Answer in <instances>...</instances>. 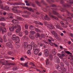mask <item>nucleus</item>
I'll use <instances>...</instances> for the list:
<instances>
[{
  "label": "nucleus",
  "instance_id": "obj_1",
  "mask_svg": "<svg viewBox=\"0 0 73 73\" xmlns=\"http://www.w3.org/2000/svg\"><path fill=\"white\" fill-rule=\"evenodd\" d=\"M56 9H52L53 11H52V13H50V12H49V15L50 17H52V18L53 19H56V20H59V19H58L56 17L52 15H52V13H53L54 15H57L59 17V18H60V19H62L64 21H65V23H66V25H68V21L69 22H70L71 23V22H72V17H69L68 18H67V19H64V18H62L61 16L59 14H58V13H57L56 11Z\"/></svg>",
  "mask_w": 73,
  "mask_h": 73
},
{
  "label": "nucleus",
  "instance_id": "obj_2",
  "mask_svg": "<svg viewBox=\"0 0 73 73\" xmlns=\"http://www.w3.org/2000/svg\"><path fill=\"white\" fill-rule=\"evenodd\" d=\"M11 39L13 41H15V42L18 44L20 42V38L18 36H16V35L14 34L12 35L11 37Z\"/></svg>",
  "mask_w": 73,
  "mask_h": 73
},
{
  "label": "nucleus",
  "instance_id": "obj_3",
  "mask_svg": "<svg viewBox=\"0 0 73 73\" xmlns=\"http://www.w3.org/2000/svg\"><path fill=\"white\" fill-rule=\"evenodd\" d=\"M9 7L8 6H5L4 7L3 5H2V2L0 0V9H3V10H5L6 11V10H9Z\"/></svg>",
  "mask_w": 73,
  "mask_h": 73
},
{
  "label": "nucleus",
  "instance_id": "obj_4",
  "mask_svg": "<svg viewBox=\"0 0 73 73\" xmlns=\"http://www.w3.org/2000/svg\"><path fill=\"white\" fill-rule=\"evenodd\" d=\"M20 28V26L19 25H14L13 26V27H10L9 28V29L11 32H13L14 31V29H16V28Z\"/></svg>",
  "mask_w": 73,
  "mask_h": 73
},
{
  "label": "nucleus",
  "instance_id": "obj_5",
  "mask_svg": "<svg viewBox=\"0 0 73 73\" xmlns=\"http://www.w3.org/2000/svg\"><path fill=\"white\" fill-rule=\"evenodd\" d=\"M8 41L9 42H7L6 43V45L7 46L11 49V50H13V46L12 45V42L11 41V40H8Z\"/></svg>",
  "mask_w": 73,
  "mask_h": 73
},
{
  "label": "nucleus",
  "instance_id": "obj_6",
  "mask_svg": "<svg viewBox=\"0 0 73 73\" xmlns=\"http://www.w3.org/2000/svg\"><path fill=\"white\" fill-rule=\"evenodd\" d=\"M54 61L56 63H60V60L59 59V58L57 56H55L54 58Z\"/></svg>",
  "mask_w": 73,
  "mask_h": 73
},
{
  "label": "nucleus",
  "instance_id": "obj_7",
  "mask_svg": "<svg viewBox=\"0 0 73 73\" xmlns=\"http://www.w3.org/2000/svg\"><path fill=\"white\" fill-rule=\"evenodd\" d=\"M60 11H62V12H65V11H67V12L68 13V15L69 16H72L73 17V14H71L69 13V12L68 11H66V9H64L63 8H62L60 10Z\"/></svg>",
  "mask_w": 73,
  "mask_h": 73
},
{
  "label": "nucleus",
  "instance_id": "obj_8",
  "mask_svg": "<svg viewBox=\"0 0 73 73\" xmlns=\"http://www.w3.org/2000/svg\"><path fill=\"white\" fill-rule=\"evenodd\" d=\"M44 54L46 57H48L49 54V52L48 49H46L44 50Z\"/></svg>",
  "mask_w": 73,
  "mask_h": 73
},
{
  "label": "nucleus",
  "instance_id": "obj_9",
  "mask_svg": "<svg viewBox=\"0 0 73 73\" xmlns=\"http://www.w3.org/2000/svg\"><path fill=\"white\" fill-rule=\"evenodd\" d=\"M17 8H19V7L17 6L14 7L13 9H12V10H13L14 11H15V12H14V13H19V11L17 10V9H16Z\"/></svg>",
  "mask_w": 73,
  "mask_h": 73
},
{
  "label": "nucleus",
  "instance_id": "obj_10",
  "mask_svg": "<svg viewBox=\"0 0 73 73\" xmlns=\"http://www.w3.org/2000/svg\"><path fill=\"white\" fill-rule=\"evenodd\" d=\"M58 70L59 71H62L64 72H65L66 71V69L64 67H61L60 68H58Z\"/></svg>",
  "mask_w": 73,
  "mask_h": 73
},
{
  "label": "nucleus",
  "instance_id": "obj_11",
  "mask_svg": "<svg viewBox=\"0 0 73 73\" xmlns=\"http://www.w3.org/2000/svg\"><path fill=\"white\" fill-rule=\"evenodd\" d=\"M12 22L13 23L14 25H17L19 24V21L17 20L14 19L12 20Z\"/></svg>",
  "mask_w": 73,
  "mask_h": 73
},
{
  "label": "nucleus",
  "instance_id": "obj_12",
  "mask_svg": "<svg viewBox=\"0 0 73 73\" xmlns=\"http://www.w3.org/2000/svg\"><path fill=\"white\" fill-rule=\"evenodd\" d=\"M14 65V64H11V63H7L5 65L6 67H5V68L6 69H9L10 68V65Z\"/></svg>",
  "mask_w": 73,
  "mask_h": 73
},
{
  "label": "nucleus",
  "instance_id": "obj_13",
  "mask_svg": "<svg viewBox=\"0 0 73 73\" xmlns=\"http://www.w3.org/2000/svg\"><path fill=\"white\" fill-rule=\"evenodd\" d=\"M40 52V50L38 48H36L35 50L34 51V54H36V55H37V54H38L39 52Z\"/></svg>",
  "mask_w": 73,
  "mask_h": 73
},
{
  "label": "nucleus",
  "instance_id": "obj_14",
  "mask_svg": "<svg viewBox=\"0 0 73 73\" xmlns=\"http://www.w3.org/2000/svg\"><path fill=\"white\" fill-rule=\"evenodd\" d=\"M0 30H2V32L3 33H5L6 32H7V30L6 29V28L5 27L3 28H3L2 27H0Z\"/></svg>",
  "mask_w": 73,
  "mask_h": 73
},
{
  "label": "nucleus",
  "instance_id": "obj_15",
  "mask_svg": "<svg viewBox=\"0 0 73 73\" xmlns=\"http://www.w3.org/2000/svg\"><path fill=\"white\" fill-rule=\"evenodd\" d=\"M58 56L59 57V58L61 59H62V57L65 56V54H57Z\"/></svg>",
  "mask_w": 73,
  "mask_h": 73
},
{
  "label": "nucleus",
  "instance_id": "obj_16",
  "mask_svg": "<svg viewBox=\"0 0 73 73\" xmlns=\"http://www.w3.org/2000/svg\"><path fill=\"white\" fill-rule=\"evenodd\" d=\"M23 44L24 46V47L25 48H27L28 46H29V45H28V43L27 42H23Z\"/></svg>",
  "mask_w": 73,
  "mask_h": 73
},
{
  "label": "nucleus",
  "instance_id": "obj_17",
  "mask_svg": "<svg viewBox=\"0 0 73 73\" xmlns=\"http://www.w3.org/2000/svg\"><path fill=\"white\" fill-rule=\"evenodd\" d=\"M51 33L52 35H53L55 37H57V33L56 32L54 31H51Z\"/></svg>",
  "mask_w": 73,
  "mask_h": 73
},
{
  "label": "nucleus",
  "instance_id": "obj_18",
  "mask_svg": "<svg viewBox=\"0 0 73 73\" xmlns=\"http://www.w3.org/2000/svg\"><path fill=\"white\" fill-rule=\"evenodd\" d=\"M30 47H28V49H30L29 50L27 51V53L28 54H31V50L32 49V46H30Z\"/></svg>",
  "mask_w": 73,
  "mask_h": 73
},
{
  "label": "nucleus",
  "instance_id": "obj_19",
  "mask_svg": "<svg viewBox=\"0 0 73 73\" xmlns=\"http://www.w3.org/2000/svg\"><path fill=\"white\" fill-rule=\"evenodd\" d=\"M34 23L36 24H38V25H43V24L40 22L39 21H34Z\"/></svg>",
  "mask_w": 73,
  "mask_h": 73
},
{
  "label": "nucleus",
  "instance_id": "obj_20",
  "mask_svg": "<svg viewBox=\"0 0 73 73\" xmlns=\"http://www.w3.org/2000/svg\"><path fill=\"white\" fill-rule=\"evenodd\" d=\"M48 28L50 29H55V27H53L52 25H49L48 26Z\"/></svg>",
  "mask_w": 73,
  "mask_h": 73
},
{
  "label": "nucleus",
  "instance_id": "obj_21",
  "mask_svg": "<svg viewBox=\"0 0 73 73\" xmlns=\"http://www.w3.org/2000/svg\"><path fill=\"white\" fill-rule=\"evenodd\" d=\"M21 26H20V28H18L19 29H16L15 31L16 33H19L21 31Z\"/></svg>",
  "mask_w": 73,
  "mask_h": 73
},
{
  "label": "nucleus",
  "instance_id": "obj_22",
  "mask_svg": "<svg viewBox=\"0 0 73 73\" xmlns=\"http://www.w3.org/2000/svg\"><path fill=\"white\" fill-rule=\"evenodd\" d=\"M45 62L46 65H48L49 64V63H50V61H49V59H48L46 60Z\"/></svg>",
  "mask_w": 73,
  "mask_h": 73
},
{
  "label": "nucleus",
  "instance_id": "obj_23",
  "mask_svg": "<svg viewBox=\"0 0 73 73\" xmlns=\"http://www.w3.org/2000/svg\"><path fill=\"white\" fill-rule=\"evenodd\" d=\"M52 53L54 55H56V54L57 52L56 51V49H54L52 50Z\"/></svg>",
  "mask_w": 73,
  "mask_h": 73
},
{
  "label": "nucleus",
  "instance_id": "obj_24",
  "mask_svg": "<svg viewBox=\"0 0 73 73\" xmlns=\"http://www.w3.org/2000/svg\"><path fill=\"white\" fill-rule=\"evenodd\" d=\"M70 57L71 58V65L73 66V56H70Z\"/></svg>",
  "mask_w": 73,
  "mask_h": 73
},
{
  "label": "nucleus",
  "instance_id": "obj_25",
  "mask_svg": "<svg viewBox=\"0 0 73 73\" xmlns=\"http://www.w3.org/2000/svg\"><path fill=\"white\" fill-rule=\"evenodd\" d=\"M44 19L46 20H50V18L48 17L47 15H46V16L44 17Z\"/></svg>",
  "mask_w": 73,
  "mask_h": 73
},
{
  "label": "nucleus",
  "instance_id": "obj_26",
  "mask_svg": "<svg viewBox=\"0 0 73 73\" xmlns=\"http://www.w3.org/2000/svg\"><path fill=\"white\" fill-rule=\"evenodd\" d=\"M30 29H31V30H34V29H35V27L33 26L32 25H31L29 27Z\"/></svg>",
  "mask_w": 73,
  "mask_h": 73
},
{
  "label": "nucleus",
  "instance_id": "obj_27",
  "mask_svg": "<svg viewBox=\"0 0 73 73\" xmlns=\"http://www.w3.org/2000/svg\"><path fill=\"white\" fill-rule=\"evenodd\" d=\"M35 45V43L33 41H32L31 43V45H29V48H30L31 46H32H32Z\"/></svg>",
  "mask_w": 73,
  "mask_h": 73
},
{
  "label": "nucleus",
  "instance_id": "obj_28",
  "mask_svg": "<svg viewBox=\"0 0 73 73\" xmlns=\"http://www.w3.org/2000/svg\"><path fill=\"white\" fill-rule=\"evenodd\" d=\"M55 67L56 69H58H58L60 68V66H59V64H55Z\"/></svg>",
  "mask_w": 73,
  "mask_h": 73
},
{
  "label": "nucleus",
  "instance_id": "obj_29",
  "mask_svg": "<svg viewBox=\"0 0 73 73\" xmlns=\"http://www.w3.org/2000/svg\"><path fill=\"white\" fill-rule=\"evenodd\" d=\"M34 46L33 47V50H35V49H37L38 48V46H37V45L35 44V45H34Z\"/></svg>",
  "mask_w": 73,
  "mask_h": 73
},
{
  "label": "nucleus",
  "instance_id": "obj_30",
  "mask_svg": "<svg viewBox=\"0 0 73 73\" xmlns=\"http://www.w3.org/2000/svg\"><path fill=\"white\" fill-rule=\"evenodd\" d=\"M6 18H4V17H2L0 19V21H4L5 20H6Z\"/></svg>",
  "mask_w": 73,
  "mask_h": 73
},
{
  "label": "nucleus",
  "instance_id": "obj_31",
  "mask_svg": "<svg viewBox=\"0 0 73 73\" xmlns=\"http://www.w3.org/2000/svg\"><path fill=\"white\" fill-rule=\"evenodd\" d=\"M40 37V34L38 33H37L35 35V37L37 38Z\"/></svg>",
  "mask_w": 73,
  "mask_h": 73
},
{
  "label": "nucleus",
  "instance_id": "obj_32",
  "mask_svg": "<svg viewBox=\"0 0 73 73\" xmlns=\"http://www.w3.org/2000/svg\"><path fill=\"white\" fill-rule=\"evenodd\" d=\"M19 36L20 37H22L23 36V33L22 32H21L19 33Z\"/></svg>",
  "mask_w": 73,
  "mask_h": 73
},
{
  "label": "nucleus",
  "instance_id": "obj_33",
  "mask_svg": "<svg viewBox=\"0 0 73 73\" xmlns=\"http://www.w3.org/2000/svg\"><path fill=\"white\" fill-rule=\"evenodd\" d=\"M12 35V33L11 32H8L7 33V35L9 36H11Z\"/></svg>",
  "mask_w": 73,
  "mask_h": 73
},
{
  "label": "nucleus",
  "instance_id": "obj_34",
  "mask_svg": "<svg viewBox=\"0 0 73 73\" xmlns=\"http://www.w3.org/2000/svg\"><path fill=\"white\" fill-rule=\"evenodd\" d=\"M30 33L31 35H34V34H35V33H36V32L33 31H30Z\"/></svg>",
  "mask_w": 73,
  "mask_h": 73
},
{
  "label": "nucleus",
  "instance_id": "obj_35",
  "mask_svg": "<svg viewBox=\"0 0 73 73\" xmlns=\"http://www.w3.org/2000/svg\"><path fill=\"white\" fill-rule=\"evenodd\" d=\"M67 2H69V3L70 4H73V0H70L69 1H67Z\"/></svg>",
  "mask_w": 73,
  "mask_h": 73
},
{
  "label": "nucleus",
  "instance_id": "obj_36",
  "mask_svg": "<svg viewBox=\"0 0 73 73\" xmlns=\"http://www.w3.org/2000/svg\"><path fill=\"white\" fill-rule=\"evenodd\" d=\"M56 27L57 28H58V29H61V27L60 25H56Z\"/></svg>",
  "mask_w": 73,
  "mask_h": 73
},
{
  "label": "nucleus",
  "instance_id": "obj_37",
  "mask_svg": "<svg viewBox=\"0 0 73 73\" xmlns=\"http://www.w3.org/2000/svg\"><path fill=\"white\" fill-rule=\"evenodd\" d=\"M49 58L50 60H53V55H52L51 54L50 55Z\"/></svg>",
  "mask_w": 73,
  "mask_h": 73
},
{
  "label": "nucleus",
  "instance_id": "obj_38",
  "mask_svg": "<svg viewBox=\"0 0 73 73\" xmlns=\"http://www.w3.org/2000/svg\"><path fill=\"white\" fill-rule=\"evenodd\" d=\"M29 37L31 39H32V40H34L35 39V37L33 36H29Z\"/></svg>",
  "mask_w": 73,
  "mask_h": 73
},
{
  "label": "nucleus",
  "instance_id": "obj_39",
  "mask_svg": "<svg viewBox=\"0 0 73 73\" xmlns=\"http://www.w3.org/2000/svg\"><path fill=\"white\" fill-rule=\"evenodd\" d=\"M60 66L61 67H64V63L62 62L60 63Z\"/></svg>",
  "mask_w": 73,
  "mask_h": 73
},
{
  "label": "nucleus",
  "instance_id": "obj_40",
  "mask_svg": "<svg viewBox=\"0 0 73 73\" xmlns=\"http://www.w3.org/2000/svg\"><path fill=\"white\" fill-rule=\"evenodd\" d=\"M27 9H28V10H29V11H32V9L31 8H29L28 7H26Z\"/></svg>",
  "mask_w": 73,
  "mask_h": 73
},
{
  "label": "nucleus",
  "instance_id": "obj_41",
  "mask_svg": "<svg viewBox=\"0 0 73 73\" xmlns=\"http://www.w3.org/2000/svg\"><path fill=\"white\" fill-rule=\"evenodd\" d=\"M0 24L1 25H2V26H3V27H4L5 26V24L4 23H0Z\"/></svg>",
  "mask_w": 73,
  "mask_h": 73
},
{
  "label": "nucleus",
  "instance_id": "obj_42",
  "mask_svg": "<svg viewBox=\"0 0 73 73\" xmlns=\"http://www.w3.org/2000/svg\"><path fill=\"white\" fill-rule=\"evenodd\" d=\"M63 6L64 7H70V5H69L68 4H66L65 5H63Z\"/></svg>",
  "mask_w": 73,
  "mask_h": 73
},
{
  "label": "nucleus",
  "instance_id": "obj_43",
  "mask_svg": "<svg viewBox=\"0 0 73 73\" xmlns=\"http://www.w3.org/2000/svg\"><path fill=\"white\" fill-rule=\"evenodd\" d=\"M13 69L14 70H17L18 69L16 67H14L13 68Z\"/></svg>",
  "mask_w": 73,
  "mask_h": 73
},
{
  "label": "nucleus",
  "instance_id": "obj_44",
  "mask_svg": "<svg viewBox=\"0 0 73 73\" xmlns=\"http://www.w3.org/2000/svg\"><path fill=\"white\" fill-rule=\"evenodd\" d=\"M25 35H28L29 32L27 30L25 31Z\"/></svg>",
  "mask_w": 73,
  "mask_h": 73
},
{
  "label": "nucleus",
  "instance_id": "obj_45",
  "mask_svg": "<svg viewBox=\"0 0 73 73\" xmlns=\"http://www.w3.org/2000/svg\"><path fill=\"white\" fill-rule=\"evenodd\" d=\"M48 38H50L51 40H52V41H54V40L53 39V38L51 36H49Z\"/></svg>",
  "mask_w": 73,
  "mask_h": 73
},
{
  "label": "nucleus",
  "instance_id": "obj_46",
  "mask_svg": "<svg viewBox=\"0 0 73 73\" xmlns=\"http://www.w3.org/2000/svg\"><path fill=\"white\" fill-rule=\"evenodd\" d=\"M60 3L62 4H64L65 5V3H64V2H63V0H60Z\"/></svg>",
  "mask_w": 73,
  "mask_h": 73
},
{
  "label": "nucleus",
  "instance_id": "obj_47",
  "mask_svg": "<svg viewBox=\"0 0 73 73\" xmlns=\"http://www.w3.org/2000/svg\"><path fill=\"white\" fill-rule=\"evenodd\" d=\"M35 31L37 32H40V30L36 28L35 29Z\"/></svg>",
  "mask_w": 73,
  "mask_h": 73
},
{
  "label": "nucleus",
  "instance_id": "obj_48",
  "mask_svg": "<svg viewBox=\"0 0 73 73\" xmlns=\"http://www.w3.org/2000/svg\"><path fill=\"white\" fill-rule=\"evenodd\" d=\"M11 5H25V4H12Z\"/></svg>",
  "mask_w": 73,
  "mask_h": 73
},
{
  "label": "nucleus",
  "instance_id": "obj_49",
  "mask_svg": "<svg viewBox=\"0 0 73 73\" xmlns=\"http://www.w3.org/2000/svg\"><path fill=\"white\" fill-rule=\"evenodd\" d=\"M60 48L61 49H62V50H64V49H65L64 48H63V47H62V46H60Z\"/></svg>",
  "mask_w": 73,
  "mask_h": 73
},
{
  "label": "nucleus",
  "instance_id": "obj_50",
  "mask_svg": "<svg viewBox=\"0 0 73 73\" xmlns=\"http://www.w3.org/2000/svg\"><path fill=\"white\" fill-rule=\"evenodd\" d=\"M28 25H25V28L26 29H28Z\"/></svg>",
  "mask_w": 73,
  "mask_h": 73
},
{
  "label": "nucleus",
  "instance_id": "obj_51",
  "mask_svg": "<svg viewBox=\"0 0 73 73\" xmlns=\"http://www.w3.org/2000/svg\"><path fill=\"white\" fill-rule=\"evenodd\" d=\"M8 54H9L10 55H11V54H12V52L11 51H9L8 52Z\"/></svg>",
  "mask_w": 73,
  "mask_h": 73
},
{
  "label": "nucleus",
  "instance_id": "obj_52",
  "mask_svg": "<svg viewBox=\"0 0 73 73\" xmlns=\"http://www.w3.org/2000/svg\"><path fill=\"white\" fill-rule=\"evenodd\" d=\"M17 19L18 20H23V18L21 17H18Z\"/></svg>",
  "mask_w": 73,
  "mask_h": 73
},
{
  "label": "nucleus",
  "instance_id": "obj_53",
  "mask_svg": "<svg viewBox=\"0 0 73 73\" xmlns=\"http://www.w3.org/2000/svg\"><path fill=\"white\" fill-rule=\"evenodd\" d=\"M65 53H67V54H70V52L69 51H67L65 52Z\"/></svg>",
  "mask_w": 73,
  "mask_h": 73
},
{
  "label": "nucleus",
  "instance_id": "obj_54",
  "mask_svg": "<svg viewBox=\"0 0 73 73\" xmlns=\"http://www.w3.org/2000/svg\"><path fill=\"white\" fill-rule=\"evenodd\" d=\"M0 42H3V39L1 38H0Z\"/></svg>",
  "mask_w": 73,
  "mask_h": 73
},
{
  "label": "nucleus",
  "instance_id": "obj_55",
  "mask_svg": "<svg viewBox=\"0 0 73 73\" xmlns=\"http://www.w3.org/2000/svg\"><path fill=\"white\" fill-rule=\"evenodd\" d=\"M40 46H44L45 44H41L40 45Z\"/></svg>",
  "mask_w": 73,
  "mask_h": 73
},
{
  "label": "nucleus",
  "instance_id": "obj_56",
  "mask_svg": "<svg viewBox=\"0 0 73 73\" xmlns=\"http://www.w3.org/2000/svg\"><path fill=\"white\" fill-rule=\"evenodd\" d=\"M7 38V35H5L3 36V39Z\"/></svg>",
  "mask_w": 73,
  "mask_h": 73
},
{
  "label": "nucleus",
  "instance_id": "obj_57",
  "mask_svg": "<svg viewBox=\"0 0 73 73\" xmlns=\"http://www.w3.org/2000/svg\"><path fill=\"white\" fill-rule=\"evenodd\" d=\"M8 16H12L13 14L11 13H8Z\"/></svg>",
  "mask_w": 73,
  "mask_h": 73
},
{
  "label": "nucleus",
  "instance_id": "obj_58",
  "mask_svg": "<svg viewBox=\"0 0 73 73\" xmlns=\"http://www.w3.org/2000/svg\"><path fill=\"white\" fill-rule=\"evenodd\" d=\"M21 61H25V59H24L23 58H21Z\"/></svg>",
  "mask_w": 73,
  "mask_h": 73
},
{
  "label": "nucleus",
  "instance_id": "obj_59",
  "mask_svg": "<svg viewBox=\"0 0 73 73\" xmlns=\"http://www.w3.org/2000/svg\"><path fill=\"white\" fill-rule=\"evenodd\" d=\"M63 61L64 63H66V59H64L63 60Z\"/></svg>",
  "mask_w": 73,
  "mask_h": 73
},
{
  "label": "nucleus",
  "instance_id": "obj_60",
  "mask_svg": "<svg viewBox=\"0 0 73 73\" xmlns=\"http://www.w3.org/2000/svg\"><path fill=\"white\" fill-rule=\"evenodd\" d=\"M50 44L51 46H53V45H54V44H53V43L52 42H50Z\"/></svg>",
  "mask_w": 73,
  "mask_h": 73
},
{
  "label": "nucleus",
  "instance_id": "obj_61",
  "mask_svg": "<svg viewBox=\"0 0 73 73\" xmlns=\"http://www.w3.org/2000/svg\"><path fill=\"white\" fill-rule=\"evenodd\" d=\"M3 40L5 42H7V38H6L5 39H3Z\"/></svg>",
  "mask_w": 73,
  "mask_h": 73
},
{
  "label": "nucleus",
  "instance_id": "obj_62",
  "mask_svg": "<svg viewBox=\"0 0 73 73\" xmlns=\"http://www.w3.org/2000/svg\"><path fill=\"white\" fill-rule=\"evenodd\" d=\"M27 38V36H23V39H26V38Z\"/></svg>",
  "mask_w": 73,
  "mask_h": 73
},
{
  "label": "nucleus",
  "instance_id": "obj_63",
  "mask_svg": "<svg viewBox=\"0 0 73 73\" xmlns=\"http://www.w3.org/2000/svg\"><path fill=\"white\" fill-rule=\"evenodd\" d=\"M28 63H25V66H26L27 67H28Z\"/></svg>",
  "mask_w": 73,
  "mask_h": 73
},
{
  "label": "nucleus",
  "instance_id": "obj_64",
  "mask_svg": "<svg viewBox=\"0 0 73 73\" xmlns=\"http://www.w3.org/2000/svg\"><path fill=\"white\" fill-rule=\"evenodd\" d=\"M70 36L72 37H73V34L72 33H70Z\"/></svg>",
  "mask_w": 73,
  "mask_h": 73
}]
</instances>
